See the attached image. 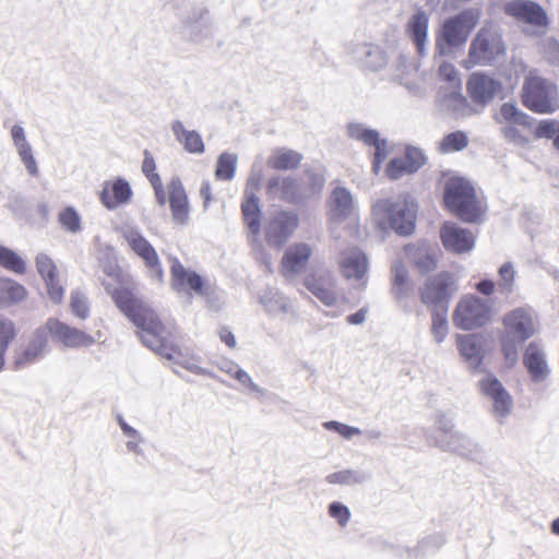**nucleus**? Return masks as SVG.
<instances>
[{
  "label": "nucleus",
  "instance_id": "nucleus-59",
  "mask_svg": "<svg viewBox=\"0 0 559 559\" xmlns=\"http://www.w3.org/2000/svg\"><path fill=\"white\" fill-rule=\"evenodd\" d=\"M323 427L326 430L335 431L345 439H352L354 436L361 435V430L357 427H353L336 420H330L323 423Z\"/></svg>",
  "mask_w": 559,
  "mask_h": 559
},
{
  "label": "nucleus",
  "instance_id": "nucleus-10",
  "mask_svg": "<svg viewBox=\"0 0 559 559\" xmlns=\"http://www.w3.org/2000/svg\"><path fill=\"white\" fill-rule=\"evenodd\" d=\"M456 290L454 276L449 272H441L426 280L419 289V296L421 302L427 306H439L447 309L450 298Z\"/></svg>",
  "mask_w": 559,
  "mask_h": 559
},
{
  "label": "nucleus",
  "instance_id": "nucleus-46",
  "mask_svg": "<svg viewBox=\"0 0 559 559\" xmlns=\"http://www.w3.org/2000/svg\"><path fill=\"white\" fill-rule=\"evenodd\" d=\"M301 191L305 192V200L321 192L325 178L323 174L308 170L301 179Z\"/></svg>",
  "mask_w": 559,
  "mask_h": 559
},
{
  "label": "nucleus",
  "instance_id": "nucleus-12",
  "mask_svg": "<svg viewBox=\"0 0 559 559\" xmlns=\"http://www.w3.org/2000/svg\"><path fill=\"white\" fill-rule=\"evenodd\" d=\"M121 235L132 251L143 259L150 270L151 276L159 282L163 281L164 273L158 255L140 230L133 226H124L121 228Z\"/></svg>",
  "mask_w": 559,
  "mask_h": 559
},
{
  "label": "nucleus",
  "instance_id": "nucleus-52",
  "mask_svg": "<svg viewBox=\"0 0 559 559\" xmlns=\"http://www.w3.org/2000/svg\"><path fill=\"white\" fill-rule=\"evenodd\" d=\"M386 56L382 48L372 44L361 66L371 71H379L386 64Z\"/></svg>",
  "mask_w": 559,
  "mask_h": 559
},
{
  "label": "nucleus",
  "instance_id": "nucleus-13",
  "mask_svg": "<svg viewBox=\"0 0 559 559\" xmlns=\"http://www.w3.org/2000/svg\"><path fill=\"white\" fill-rule=\"evenodd\" d=\"M299 225L294 211H278L273 214L264 227L265 239L272 247H282L293 236Z\"/></svg>",
  "mask_w": 559,
  "mask_h": 559
},
{
  "label": "nucleus",
  "instance_id": "nucleus-53",
  "mask_svg": "<svg viewBox=\"0 0 559 559\" xmlns=\"http://www.w3.org/2000/svg\"><path fill=\"white\" fill-rule=\"evenodd\" d=\"M438 75L448 86L445 88H462L460 74L450 62H442L438 69ZM441 88H444L443 86Z\"/></svg>",
  "mask_w": 559,
  "mask_h": 559
},
{
  "label": "nucleus",
  "instance_id": "nucleus-35",
  "mask_svg": "<svg viewBox=\"0 0 559 559\" xmlns=\"http://www.w3.org/2000/svg\"><path fill=\"white\" fill-rule=\"evenodd\" d=\"M171 131L177 141L180 142L188 152L193 154H202L204 152V143L201 135L197 131L186 130L181 121H174Z\"/></svg>",
  "mask_w": 559,
  "mask_h": 559
},
{
  "label": "nucleus",
  "instance_id": "nucleus-33",
  "mask_svg": "<svg viewBox=\"0 0 559 559\" xmlns=\"http://www.w3.org/2000/svg\"><path fill=\"white\" fill-rule=\"evenodd\" d=\"M241 212L250 234L258 237L261 231L260 200L254 193H249L248 189L246 190V200L241 204Z\"/></svg>",
  "mask_w": 559,
  "mask_h": 559
},
{
  "label": "nucleus",
  "instance_id": "nucleus-6",
  "mask_svg": "<svg viewBox=\"0 0 559 559\" xmlns=\"http://www.w3.org/2000/svg\"><path fill=\"white\" fill-rule=\"evenodd\" d=\"M330 233L333 241L345 239L352 231L342 227L344 223L356 219L357 206L350 191L344 187H336L328 199Z\"/></svg>",
  "mask_w": 559,
  "mask_h": 559
},
{
  "label": "nucleus",
  "instance_id": "nucleus-15",
  "mask_svg": "<svg viewBox=\"0 0 559 559\" xmlns=\"http://www.w3.org/2000/svg\"><path fill=\"white\" fill-rule=\"evenodd\" d=\"M266 194L272 200H281L292 204H300L305 201V192L301 191V182L292 176H275L266 183Z\"/></svg>",
  "mask_w": 559,
  "mask_h": 559
},
{
  "label": "nucleus",
  "instance_id": "nucleus-39",
  "mask_svg": "<svg viewBox=\"0 0 559 559\" xmlns=\"http://www.w3.org/2000/svg\"><path fill=\"white\" fill-rule=\"evenodd\" d=\"M500 115L508 124L531 130L534 126V118L521 111L515 105L504 103L500 107Z\"/></svg>",
  "mask_w": 559,
  "mask_h": 559
},
{
  "label": "nucleus",
  "instance_id": "nucleus-43",
  "mask_svg": "<svg viewBox=\"0 0 559 559\" xmlns=\"http://www.w3.org/2000/svg\"><path fill=\"white\" fill-rule=\"evenodd\" d=\"M347 135L350 139L362 142L369 146L377 143L380 138V133L377 130L370 129L358 122H350L347 124Z\"/></svg>",
  "mask_w": 559,
  "mask_h": 559
},
{
  "label": "nucleus",
  "instance_id": "nucleus-5",
  "mask_svg": "<svg viewBox=\"0 0 559 559\" xmlns=\"http://www.w3.org/2000/svg\"><path fill=\"white\" fill-rule=\"evenodd\" d=\"M448 209L466 223L479 222L483 210L474 187L464 178H450L444 185Z\"/></svg>",
  "mask_w": 559,
  "mask_h": 559
},
{
  "label": "nucleus",
  "instance_id": "nucleus-36",
  "mask_svg": "<svg viewBox=\"0 0 559 559\" xmlns=\"http://www.w3.org/2000/svg\"><path fill=\"white\" fill-rule=\"evenodd\" d=\"M26 297L27 290L23 285L8 277L0 278V306L17 305Z\"/></svg>",
  "mask_w": 559,
  "mask_h": 559
},
{
  "label": "nucleus",
  "instance_id": "nucleus-62",
  "mask_svg": "<svg viewBox=\"0 0 559 559\" xmlns=\"http://www.w3.org/2000/svg\"><path fill=\"white\" fill-rule=\"evenodd\" d=\"M155 160L148 151H144V160L142 163V171L147 177L152 186L160 183V177L155 173Z\"/></svg>",
  "mask_w": 559,
  "mask_h": 559
},
{
  "label": "nucleus",
  "instance_id": "nucleus-49",
  "mask_svg": "<svg viewBox=\"0 0 559 559\" xmlns=\"http://www.w3.org/2000/svg\"><path fill=\"white\" fill-rule=\"evenodd\" d=\"M70 310L79 319L85 320L90 316V302L87 296L80 289H75L70 296Z\"/></svg>",
  "mask_w": 559,
  "mask_h": 559
},
{
  "label": "nucleus",
  "instance_id": "nucleus-26",
  "mask_svg": "<svg viewBox=\"0 0 559 559\" xmlns=\"http://www.w3.org/2000/svg\"><path fill=\"white\" fill-rule=\"evenodd\" d=\"M456 345L468 368L473 371H480L485 357L481 337L477 334H457Z\"/></svg>",
  "mask_w": 559,
  "mask_h": 559
},
{
  "label": "nucleus",
  "instance_id": "nucleus-58",
  "mask_svg": "<svg viewBox=\"0 0 559 559\" xmlns=\"http://www.w3.org/2000/svg\"><path fill=\"white\" fill-rule=\"evenodd\" d=\"M329 515L334 519L342 527L346 526L350 520L349 509L340 501H333L328 508Z\"/></svg>",
  "mask_w": 559,
  "mask_h": 559
},
{
  "label": "nucleus",
  "instance_id": "nucleus-61",
  "mask_svg": "<svg viewBox=\"0 0 559 559\" xmlns=\"http://www.w3.org/2000/svg\"><path fill=\"white\" fill-rule=\"evenodd\" d=\"M405 160H407L408 169L416 173L424 164H425V155L424 153L416 147H407L405 155L403 156Z\"/></svg>",
  "mask_w": 559,
  "mask_h": 559
},
{
  "label": "nucleus",
  "instance_id": "nucleus-51",
  "mask_svg": "<svg viewBox=\"0 0 559 559\" xmlns=\"http://www.w3.org/2000/svg\"><path fill=\"white\" fill-rule=\"evenodd\" d=\"M35 264L37 272L43 277L44 282L55 278L59 275L57 265L55 264L53 260L45 253H38L36 255Z\"/></svg>",
  "mask_w": 559,
  "mask_h": 559
},
{
  "label": "nucleus",
  "instance_id": "nucleus-54",
  "mask_svg": "<svg viewBox=\"0 0 559 559\" xmlns=\"http://www.w3.org/2000/svg\"><path fill=\"white\" fill-rule=\"evenodd\" d=\"M17 331L13 321L0 320V353L5 356L11 342L16 337Z\"/></svg>",
  "mask_w": 559,
  "mask_h": 559
},
{
  "label": "nucleus",
  "instance_id": "nucleus-55",
  "mask_svg": "<svg viewBox=\"0 0 559 559\" xmlns=\"http://www.w3.org/2000/svg\"><path fill=\"white\" fill-rule=\"evenodd\" d=\"M504 139L518 146L524 147L531 143V138L525 133L524 129H520L512 124H507L501 128Z\"/></svg>",
  "mask_w": 559,
  "mask_h": 559
},
{
  "label": "nucleus",
  "instance_id": "nucleus-1",
  "mask_svg": "<svg viewBox=\"0 0 559 559\" xmlns=\"http://www.w3.org/2000/svg\"><path fill=\"white\" fill-rule=\"evenodd\" d=\"M118 309L139 329L142 343L166 359H173V354L165 345L166 328L157 313L130 289L111 287L103 283Z\"/></svg>",
  "mask_w": 559,
  "mask_h": 559
},
{
  "label": "nucleus",
  "instance_id": "nucleus-57",
  "mask_svg": "<svg viewBox=\"0 0 559 559\" xmlns=\"http://www.w3.org/2000/svg\"><path fill=\"white\" fill-rule=\"evenodd\" d=\"M408 168L407 160L402 156L391 159L386 166L385 173L390 179L396 180L405 175L414 174V171Z\"/></svg>",
  "mask_w": 559,
  "mask_h": 559
},
{
  "label": "nucleus",
  "instance_id": "nucleus-7",
  "mask_svg": "<svg viewBox=\"0 0 559 559\" xmlns=\"http://www.w3.org/2000/svg\"><path fill=\"white\" fill-rule=\"evenodd\" d=\"M506 51L501 35L491 28H481L473 38L467 62L472 66H489Z\"/></svg>",
  "mask_w": 559,
  "mask_h": 559
},
{
  "label": "nucleus",
  "instance_id": "nucleus-17",
  "mask_svg": "<svg viewBox=\"0 0 559 559\" xmlns=\"http://www.w3.org/2000/svg\"><path fill=\"white\" fill-rule=\"evenodd\" d=\"M435 444L443 451H451L463 457L479 462L483 459V449L472 437L460 431L450 432L447 438H439Z\"/></svg>",
  "mask_w": 559,
  "mask_h": 559
},
{
  "label": "nucleus",
  "instance_id": "nucleus-28",
  "mask_svg": "<svg viewBox=\"0 0 559 559\" xmlns=\"http://www.w3.org/2000/svg\"><path fill=\"white\" fill-rule=\"evenodd\" d=\"M312 254L311 247L307 243H294L289 246L282 259V271L289 278L300 273L307 265Z\"/></svg>",
  "mask_w": 559,
  "mask_h": 559
},
{
  "label": "nucleus",
  "instance_id": "nucleus-47",
  "mask_svg": "<svg viewBox=\"0 0 559 559\" xmlns=\"http://www.w3.org/2000/svg\"><path fill=\"white\" fill-rule=\"evenodd\" d=\"M58 221L68 233L78 234L82 230L81 215L73 206L63 209L58 215Z\"/></svg>",
  "mask_w": 559,
  "mask_h": 559
},
{
  "label": "nucleus",
  "instance_id": "nucleus-14",
  "mask_svg": "<svg viewBox=\"0 0 559 559\" xmlns=\"http://www.w3.org/2000/svg\"><path fill=\"white\" fill-rule=\"evenodd\" d=\"M48 321L45 325L37 328L32 334L27 346L15 354L14 366L16 369L25 368L39 359L48 352Z\"/></svg>",
  "mask_w": 559,
  "mask_h": 559
},
{
  "label": "nucleus",
  "instance_id": "nucleus-4",
  "mask_svg": "<svg viewBox=\"0 0 559 559\" xmlns=\"http://www.w3.org/2000/svg\"><path fill=\"white\" fill-rule=\"evenodd\" d=\"M479 21V11L465 9L444 20L436 39V51L449 56L454 48L463 46Z\"/></svg>",
  "mask_w": 559,
  "mask_h": 559
},
{
  "label": "nucleus",
  "instance_id": "nucleus-38",
  "mask_svg": "<svg viewBox=\"0 0 559 559\" xmlns=\"http://www.w3.org/2000/svg\"><path fill=\"white\" fill-rule=\"evenodd\" d=\"M370 475L362 469L346 468L333 472L325 477L330 485L355 486L366 483Z\"/></svg>",
  "mask_w": 559,
  "mask_h": 559
},
{
  "label": "nucleus",
  "instance_id": "nucleus-34",
  "mask_svg": "<svg viewBox=\"0 0 559 559\" xmlns=\"http://www.w3.org/2000/svg\"><path fill=\"white\" fill-rule=\"evenodd\" d=\"M260 304L270 317H280L292 311L289 300L277 289L270 288L259 298Z\"/></svg>",
  "mask_w": 559,
  "mask_h": 559
},
{
  "label": "nucleus",
  "instance_id": "nucleus-2",
  "mask_svg": "<svg viewBox=\"0 0 559 559\" xmlns=\"http://www.w3.org/2000/svg\"><path fill=\"white\" fill-rule=\"evenodd\" d=\"M503 330L499 332V343L506 366L513 368L520 358L521 346L536 333L530 308L519 307L503 316Z\"/></svg>",
  "mask_w": 559,
  "mask_h": 559
},
{
  "label": "nucleus",
  "instance_id": "nucleus-25",
  "mask_svg": "<svg viewBox=\"0 0 559 559\" xmlns=\"http://www.w3.org/2000/svg\"><path fill=\"white\" fill-rule=\"evenodd\" d=\"M500 88L499 81L483 72L473 73L467 82V91L472 99L483 106L490 103Z\"/></svg>",
  "mask_w": 559,
  "mask_h": 559
},
{
  "label": "nucleus",
  "instance_id": "nucleus-3",
  "mask_svg": "<svg viewBox=\"0 0 559 559\" xmlns=\"http://www.w3.org/2000/svg\"><path fill=\"white\" fill-rule=\"evenodd\" d=\"M417 204L409 194L396 199H380L372 205V215L381 229L391 227L402 236L411 235L415 229Z\"/></svg>",
  "mask_w": 559,
  "mask_h": 559
},
{
  "label": "nucleus",
  "instance_id": "nucleus-23",
  "mask_svg": "<svg viewBox=\"0 0 559 559\" xmlns=\"http://www.w3.org/2000/svg\"><path fill=\"white\" fill-rule=\"evenodd\" d=\"M404 250L408 261L421 274L433 271L438 265L439 249L435 245L416 242L405 246Z\"/></svg>",
  "mask_w": 559,
  "mask_h": 559
},
{
  "label": "nucleus",
  "instance_id": "nucleus-64",
  "mask_svg": "<svg viewBox=\"0 0 559 559\" xmlns=\"http://www.w3.org/2000/svg\"><path fill=\"white\" fill-rule=\"evenodd\" d=\"M371 146L376 148L373 160H372V169L377 174L380 168L383 159L388 155V143L385 139L379 138L377 143H373Z\"/></svg>",
  "mask_w": 559,
  "mask_h": 559
},
{
  "label": "nucleus",
  "instance_id": "nucleus-19",
  "mask_svg": "<svg viewBox=\"0 0 559 559\" xmlns=\"http://www.w3.org/2000/svg\"><path fill=\"white\" fill-rule=\"evenodd\" d=\"M170 274V285L175 292L204 295L202 277L194 271L186 269L178 259L173 260Z\"/></svg>",
  "mask_w": 559,
  "mask_h": 559
},
{
  "label": "nucleus",
  "instance_id": "nucleus-16",
  "mask_svg": "<svg viewBox=\"0 0 559 559\" xmlns=\"http://www.w3.org/2000/svg\"><path fill=\"white\" fill-rule=\"evenodd\" d=\"M343 239L334 241V247L340 251V265L343 275L348 280H362L368 272V259L357 247L343 248Z\"/></svg>",
  "mask_w": 559,
  "mask_h": 559
},
{
  "label": "nucleus",
  "instance_id": "nucleus-37",
  "mask_svg": "<svg viewBox=\"0 0 559 559\" xmlns=\"http://www.w3.org/2000/svg\"><path fill=\"white\" fill-rule=\"evenodd\" d=\"M206 13L205 10H199L185 21V34L188 35L191 40L200 41L211 34L210 24L203 19V15Z\"/></svg>",
  "mask_w": 559,
  "mask_h": 559
},
{
  "label": "nucleus",
  "instance_id": "nucleus-9",
  "mask_svg": "<svg viewBox=\"0 0 559 559\" xmlns=\"http://www.w3.org/2000/svg\"><path fill=\"white\" fill-rule=\"evenodd\" d=\"M556 94L555 85L540 76L530 75L523 85L522 100L532 111L549 114L556 109L554 104Z\"/></svg>",
  "mask_w": 559,
  "mask_h": 559
},
{
  "label": "nucleus",
  "instance_id": "nucleus-18",
  "mask_svg": "<svg viewBox=\"0 0 559 559\" xmlns=\"http://www.w3.org/2000/svg\"><path fill=\"white\" fill-rule=\"evenodd\" d=\"M523 365L526 368L533 383L545 382L550 376V367L547 355L539 342H531L523 354Z\"/></svg>",
  "mask_w": 559,
  "mask_h": 559
},
{
  "label": "nucleus",
  "instance_id": "nucleus-30",
  "mask_svg": "<svg viewBox=\"0 0 559 559\" xmlns=\"http://www.w3.org/2000/svg\"><path fill=\"white\" fill-rule=\"evenodd\" d=\"M428 26L429 15L428 13L419 9L408 20L406 24V32L412 41L414 43L418 53L425 55L426 44L428 40Z\"/></svg>",
  "mask_w": 559,
  "mask_h": 559
},
{
  "label": "nucleus",
  "instance_id": "nucleus-60",
  "mask_svg": "<svg viewBox=\"0 0 559 559\" xmlns=\"http://www.w3.org/2000/svg\"><path fill=\"white\" fill-rule=\"evenodd\" d=\"M372 44L370 43H348L346 45L347 53L353 58L354 61L362 64L366 60L368 50Z\"/></svg>",
  "mask_w": 559,
  "mask_h": 559
},
{
  "label": "nucleus",
  "instance_id": "nucleus-48",
  "mask_svg": "<svg viewBox=\"0 0 559 559\" xmlns=\"http://www.w3.org/2000/svg\"><path fill=\"white\" fill-rule=\"evenodd\" d=\"M447 309L435 311L431 316V335L436 343L441 344L449 334V323L447 319Z\"/></svg>",
  "mask_w": 559,
  "mask_h": 559
},
{
  "label": "nucleus",
  "instance_id": "nucleus-20",
  "mask_svg": "<svg viewBox=\"0 0 559 559\" xmlns=\"http://www.w3.org/2000/svg\"><path fill=\"white\" fill-rule=\"evenodd\" d=\"M440 237L444 248L454 253L468 252L475 245V237L472 231L452 222H445L442 225Z\"/></svg>",
  "mask_w": 559,
  "mask_h": 559
},
{
  "label": "nucleus",
  "instance_id": "nucleus-56",
  "mask_svg": "<svg viewBox=\"0 0 559 559\" xmlns=\"http://www.w3.org/2000/svg\"><path fill=\"white\" fill-rule=\"evenodd\" d=\"M559 135V121L555 119L540 120L535 128L536 139H556Z\"/></svg>",
  "mask_w": 559,
  "mask_h": 559
},
{
  "label": "nucleus",
  "instance_id": "nucleus-63",
  "mask_svg": "<svg viewBox=\"0 0 559 559\" xmlns=\"http://www.w3.org/2000/svg\"><path fill=\"white\" fill-rule=\"evenodd\" d=\"M46 288L50 300L53 304H61L64 297V288L59 283V275L55 278L45 281Z\"/></svg>",
  "mask_w": 559,
  "mask_h": 559
},
{
  "label": "nucleus",
  "instance_id": "nucleus-31",
  "mask_svg": "<svg viewBox=\"0 0 559 559\" xmlns=\"http://www.w3.org/2000/svg\"><path fill=\"white\" fill-rule=\"evenodd\" d=\"M438 105L442 111L454 117H464L471 112L467 99L462 95L461 88H441L438 96Z\"/></svg>",
  "mask_w": 559,
  "mask_h": 559
},
{
  "label": "nucleus",
  "instance_id": "nucleus-41",
  "mask_svg": "<svg viewBox=\"0 0 559 559\" xmlns=\"http://www.w3.org/2000/svg\"><path fill=\"white\" fill-rule=\"evenodd\" d=\"M392 294L396 299L402 300L408 295V271L405 264L396 261L392 266Z\"/></svg>",
  "mask_w": 559,
  "mask_h": 559
},
{
  "label": "nucleus",
  "instance_id": "nucleus-42",
  "mask_svg": "<svg viewBox=\"0 0 559 559\" xmlns=\"http://www.w3.org/2000/svg\"><path fill=\"white\" fill-rule=\"evenodd\" d=\"M238 157L233 153H222L216 163L215 177L219 180L229 181L236 173Z\"/></svg>",
  "mask_w": 559,
  "mask_h": 559
},
{
  "label": "nucleus",
  "instance_id": "nucleus-27",
  "mask_svg": "<svg viewBox=\"0 0 559 559\" xmlns=\"http://www.w3.org/2000/svg\"><path fill=\"white\" fill-rule=\"evenodd\" d=\"M132 198L130 183L123 178H116L112 181H105L99 193L102 204L109 211L128 204Z\"/></svg>",
  "mask_w": 559,
  "mask_h": 559
},
{
  "label": "nucleus",
  "instance_id": "nucleus-40",
  "mask_svg": "<svg viewBox=\"0 0 559 559\" xmlns=\"http://www.w3.org/2000/svg\"><path fill=\"white\" fill-rule=\"evenodd\" d=\"M302 159V155L287 148H280L269 158L270 167L278 170H288L298 167Z\"/></svg>",
  "mask_w": 559,
  "mask_h": 559
},
{
  "label": "nucleus",
  "instance_id": "nucleus-11",
  "mask_svg": "<svg viewBox=\"0 0 559 559\" xmlns=\"http://www.w3.org/2000/svg\"><path fill=\"white\" fill-rule=\"evenodd\" d=\"M479 389L485 397L491 402V413L499 424L511 414L513 400L501 381L491 373H487L479 381Z\"/></svg>",
  "mask_w": 559,
  "mask_h": 559
},
{
  "label": "nucleus",
  "instance_id": "nucleus-32",
  "mask_svg": "<svg viewBox=\"0 0 559 559\" xmlns=\"http://www.w3.org/2000/svg\"><path fill=\"white\" fill-rule=\"evenodd\" d=\"M391 70L394 81L405 85L412 92L418 88V86L411 81L412 75L418 71V64L406 55L397 53L393 60Z\"/></svg>",
  "mask_w": 559,
  "mask_h": 559
},
{
  "label": "nucleus",
  "instance_id": "nucleus-44",
  "mask_svg": "<svg viewBox=\"0 0 559 559\" xmlns=\"http://www.w3.org/2000/svg\"><path fill=\"white\" fill-rule=\"evenodd\" d=\"M0 266L16 274L26 272L25 261L13 250L0 245Z\"/></svg>",
  "mask_w": 559,
  "mask_h": 559
},
{
  "label": "nucleus",
  "instance_id": "nucleus-50",
  "mask_svg": "<svg viewBox=\"0 0 559 559\" xmlns=\"http://www.w3.org/2000/svg\"><path fill=\"white\" fill-rule=\"evenodd\" d=\"M467 143L466 134L462 131H455L443 138L440 143V148L444 153L462 151L467 146Z\"/></svg>",
  "mask_w": 559,
  "mask_h": 559
},
{
  "label": "nucleus",
  "instance_id": "nucleus-21",
  "mask_svg": "<svg viewBox=\"0 0 559 559\" xmlns=\"http://www.w3.org/2000/svg\"><path fill=\"white\" fill-rule=\"evenodd\" d=\"M50 334L66 347H88L95 343L93 336L57 319H48Z\"/></svg>",
  "mask_w": 559,
  "mask_h": 559
},
{
  "label": "nucleus",
  "instance_id": "nucleus-45",
  "mask_svg": "<svg viewBox=\"0 0 559 559\" xmlns=\"http://www.w3.org/2000/svg\"><path fill=\"white\" fill-rule=\"evenodd\" d=\"M515 274L514 265L511 262L503 263L498 270V288L506 297L514 292Z\"/></svg>",
  "mask_w": 559,
  "mask_h": 559
},
{
  "label": "nucleus",
  "instance_id": "nucleus-22",
  "mask_svg": "<svg viewBox=\"0 0 559 559\" xmlns=\"http://www.w3.org/2000/svg\"><path fill=\"white\" fill-rule=\"evenodd\" d=\"M305 286L325 306H333L336 302L335 278L328 270H319L305 278Z\"/></svg>",
  "mask_w": 559,
  "mask_h": 559
},
{
  "label": "nucleus",
  "instance_id": "nucleus-29",
  "mask_svg": "<svg viewBox=\"0 0 559 559\" xmlns=\"http://www.w3.org/2000/svg\"><path fill=\"white\" fill-rule=\"evenodd\" d=\"M168 194L173 221L179 225L187 224L189 219V203L179 178H174L168 183Z\"/></svg>",
  "mask_w": 559,
  "mask_h": 559
},
{
  "label": "nucleus",
  "instance_id": "nucleus-8",
  "mask_svg": "<svg viewBox=\"0 0 559 559\" xmlns=\"http://www.w3.org/2000/svg\"><path fill=\"white\" fill-rule=\"evenodd\" d=\"M452 319L454 325L461 330L481 328L490 319V306L475 295H466L457 302Z\"/></svg>",
  "mask_w": 559,
  "mask_h": 559
},
{
  "label": "nucleus",
  "instance_id": "nucleus-24",
  "mask_svg": "<svg viewBox=\"0 0 559 559\" xmlns=\"http://www.w3.org/2000/svg\"><path fill=\"white\" fill-rule=\"evenodd\" d=\"M506 14L534 26H546L547 15L544 9L530 0H513L504 5Z\"/></svg>",
  "mask_w": 559,
  "mask_h": 559
}]
</instances>
